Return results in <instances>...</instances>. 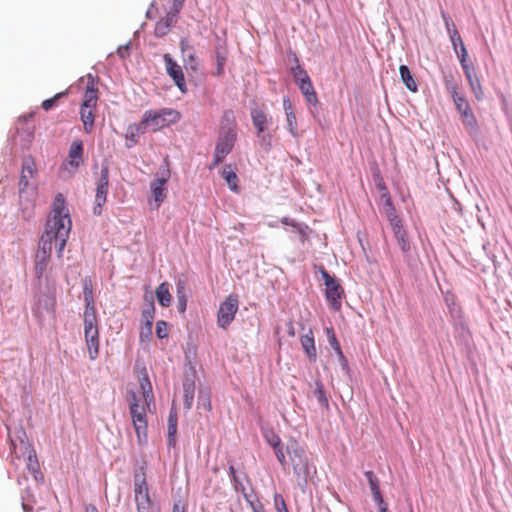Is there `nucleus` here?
<instances>
[{
    "instance_id": "obj_1",
    "label": "nucleus",
    "mask_w": 512,
    "mask_h": 512,
    "mask_svg": "<svg viewBox=\"0 0 512 512\" xmlns=\"http://www.w3.org/2000/svg\"><path fill=\"white\" fill-rule=\"evenodd\" d=\"M71 227L72 221L65 198L63 194L59 193L53 200L52 210L47 219L36 253L35 273L38 278L42 277L47 269L53 244L57 251V257L62 258Z\"/></svg>"
},
{
    "instance_id": "obj_2",
    "label": "nucleus",
    "mask_w": 512,
    "mask_h": 512,
    "mask_svg": "<svg viewBox=\"0 0 512 512\" xmlns=\"http://www.w3.org/2000/svg\"><path fill=\"white\" fill-rule=\"evenodd\" d=\"M139 385L141 393L137 394L134 391H128L127 402L129 403V410L132 418V423L135 428L138 441L141 442L142 437L146 438V410L150 409V405L154 401V395L151 382L147 375H144L139 380Z\"/></svg>"
},
{
    "instance_id": "obj_3",
    "label": "nucleus",
    "mask_w": 512,
    "mask_h": 512,
    "mask_svg": "<svg viewBox=\"0 0 512 512\" xmlns=\"http://www.w3.org/2000/svg\"><path fill=\"white\" fill-rule=\"evenodd\" d=\"M87 78V85L83 94L79 114L83 123L84 132L90 134L94 129L99 96L93 76L89 74Z\"/></svg>"
},
{
    "instance_id": "obj_4",
    "label": "nucleus",
    "mask_w": 512,
    "mask_h": 512,
    "mask_svg": "<svg viewBox=\"0 0 512 512\" xmlns=\"http://www.w3.org/2000/svg\"><path fill=\"white\" fill-rule=\"evenodd\" d=\"M21 434L26 436L24 431H21ZM11 453L12 463L17 467L18 464L15 460L20 461L23 459L28 472L37 479L36 474L39 473V462L35 450L25 437H19L18 443L11 439Z\"/></svg>"
},
{
    "instance_id": "obj_5",
    "label": "nucleus",
    "mask_w": 512,
    "mask_h": 512,
    "mask_svg": "<svg viewBox=\"0 0 512 512\" xmlns=\"http://www.w3.org/2000/svg\"><path fill=\"white\" fill-rule=\"evenodd\" d=\"M180 118L181 114L179 111L171 108H163L158 111H146L142 120L147 129L158 131L178 122Z\"/></svg>"
},
{
    "instance_id": "obj_6",
    "label": "nucleus",
    "mask_w": 512,
    "mask_h": 512,
    "mask_svg": "<svg viewBox=\"0 0 512 512\" xmlns=\"http://www.w3.org/2000/svg\"><path fill=\"white\" fill-rule=\"evenodd\" d=\"M134 501L137 512H158L149 492V486L144 473L134 476Z\"/></svg>"
},
{
    "instance_id": "obj_7",
    "label": "nucleus",
    "mask_w": 512,
    "mask_h": 512,
    "mask_svg": "<svg viewBox=\"0 0 512 512\" xmlns=\"http://www.w3.org/2000/svg\"><path fill=\"white\" fill-rule=\"evenodd\" d=\"M165 167L160 169L155 176V179L151 182L150 188H151V194L153 197V203L151 205L153 206V209H158L160 205L164 202V200L167 197V182L171 176V171L169 169V161L166 157L165 160Z\"/></svg>"
},
{
    "instance_id": "obj_8",
    "label": "nucleus",
    "mask_w": 512,
    "mask_h": 512,
    "mask_svg": "<svg viewBox=\"0 0 512 512\" xmlns=\"http://www.w3.org/2000/svg\"><path fill=\"white\" fill-rule=\"evenodd\" d=\"M321 275L325 284V296L330 308L334 311L340 310L341 299L344 295L342 286L325 269L321 271Z\"/></svg>"
},
{
    "instance_id": "obj_9",
    "label": "nucleus",
    "mask_w": 512,
    "mask_h": 512,
    "mask_svg": "<svg viewBox=\"0 0 512 512\" xmlns=\"http://www.w3.org/2000/svg\"><path fill=\"white\" fill-rule=\"evenodd\" d=\"M453 102L461 116V121L466 130L470 133H475L478 130V121L465 96L463 94H460L457 97L454 96Z\"/></svg>"
},
{
    "instance_id": "obj_10",
    "label": "nucleus",
    "mask_w": 512,
    "mask_h": 512,
    "mask_svg": "<svg viewBox=\"0 0 512 512\" xmlns=\"http://www.w3.org/2000/svg\"><path fill=\"white\" fill-rule=\"evenodd\" d=\"M236 141V131L234 128H228V130L223 133L216 144L215 152H214V160L210 168L216 167L219 163H221L225 157L231 152L234 147Z\"/></svg>"
},
{
    "instance_id": "obj_11",
    "label": "nucleus",
    "mask_w": 512,
    "mask_h": 512,
    "mask_svg": "<svg viewBox=\"0 0 512 512\" xmlns=\"http://www.w3.org/2000/svg\"><path fill=\"white\" fill-rule=\"evenodd\" d=\"M238 304V298L235 295H229L225 301L221 303L217 315L219 327L226 329L232 323L238 311Z\"/></svg>"
},
{
    "instance_id": "obj_12",
    "label": "nucleus",
    "mask_w": 512,
    "mask_h": 512,
    "mask_svg": "<svg viewBox=\"0 0 512 512\" xmlns=\"http://www.w3.org/2000/svg\"><path fill=\"white\" fill-rule=\"evenodd\" d=\"M287 453L290 456L291 464L294 473L297 476L308 474V460L304 450L299 446L296 441H292L287 446Z\"/></svg>"
},
{
    "instance_id": "obj_13",
    "label": "nucleus",
    "mask_w": 512,
    "mask_h": 512,
    "mask_svg": "<svg viewBox=\"0 0 512 512\" xmlns=\"http://www.w3.org/2000/svg\"><path fill=\"white\" fill-rule=\"evenodd\" d=\"M108 185L109 169L108 166L105 165L101 168L100 177L96 182L95 206L93 208V213L95 215H100L102 213V207L107 200Z\"/></svg>"
},
{
    "instance_id": "obj_14",
    "label": "nucleus",
    "mask_w": 512,
    "mask_h": 512,
    "mask_svg": "<svg viewBox=\"0 0 512 512\" xmlns=\"http://www.w3.org/2000/svg\"><path fill=\"white\" fill-rule=\"evenodd\" d=\"M163 60L167 74L172 78L178 89L182 93H186L187 86L182 67L172 58L169 53L164 54Z\"/></svg>"
},
{
    "instance_id": "obj_15",
    "label": "nucleus",
    "mask_w": 512,
    "mask_h": 512,
    "mask_svg": "<svg viewBox=\"0 0 512 512\" xmlns=\"http://www.w3.org/2000/svg\"><path fill=\"white\" fill-rule=\"evenodd\" d=\"M84 337L90 360H95L99 354L98 323L84 324Z\"/></svg>"
},
{
    "instance_id": "obj_16",
    "label": "nucleus",
    "mask_w": 512,
    "mask_h": 512,
    "mask_svg": "<svg viewBox=\"0 0 512 512\" xmlns=\"http://www.w3.org/2000/svg\"><path fill=\"white\" fill-rule=\"evenodd\" d=\"M83 143L81 140H74L69 148L68 157L66 162L63 164L64 169L70 167L75 172L83 164Z\"/></svg>"
},
{
    "instance_id": "obj_17",
    "label": "nucleus",
    "mask_w": 512,
    "mask_h": 512,
    "mask_svg": "<svg viewBox=\"0 0 512 512\" xmlns=\"http://www.w3.org/2000/svg\"><path fill=\"white\" fill-rule=\"evenodd\" d=\"M177 21V9H175V11H169L165 18H162L160 19L156 25H155V30H154V34L156 37H164L166 36L171 27L176 23Z\"/></svg>"
},
{
    "instance_id": "obj_18",
    "label": "nucleus",
    "mask_w": 512,
    "mask_h": 512,
    "mask_svg": "<svg viewBox=\"0 0 512 512\" xmlns=\"http://www.w3.org/2000/svg\"><path fill=\"white\" fill-rule=\"evenodd\" d=\"M35 163L32 159L24 160L22 164V171L19 179V192L23 193L29 186V181L34 177Z\"/></svg>"
},
{
    "instance_id": "obj_19",
    "label": "nucleus",
    "mask_w": 512,
    "mask_h": 512,
    "mask_svg": "<svg viewBox=\"0 0 512 512\" xmlns=\"http://www.w3.org/2000/svg\"><path fill=\"white\" fill-rule=\"evenodd\" d=\"M283 108L286 114L287 129L294 138H298L299 133L297 127V118L293 110V105L289 98L283 99Z\"/></svg>"
},
{
    "instance_id": "obj_20",
    "label": "nucleus",
    "mask_w": 512,
    "mask_h": 512,
    "mask_svg": "<svg viewBox=\"0 0 512 512\" xmlns=\"http://www.w3.org/2000/svg\"><path fill=\"white\" fill-rule=\"evenodd\" d=\"M300 343L308 359L311 362H315L317 359V351L312 330H309L306 334L301 336Z\"/></svg>"
},
{
    "instance_id": "obj_21",
    "label": "nucleus",
    "mask_w": 512,
    "mask_h": 512,
    "mask_svg": "<svg viewBox=\"0 0 512 512\" xmlns=\"http://www.w3.org/2000/svg\"><path fill=\"white\" fill-rule=\"evenodd\" d=\"M382 198L385 200V213L392 229L402 226L401 219L397 216L396 210L393 206L391 197L389 194H383Z\"/></svg>"
},
{
    "instance_id": "obj_22",
    "label": "nucleus",
    "mask_w": 512,
    "mask_h": 512,
    "mask_svg": "<svg viewBox=\"0 0 512 512\" xmlns=\"http://www.w3.org/2000/svg\"><path fill=\"white\" fill-rule=\"evenodd\" d=\"M156 298L159 304L163 307H169L172 301V296L169 291V284L167 282L161 283L156 288Z\"/></svg>"
},
{
    "instance_id": "obj_23",
    "label": "nucleus",
    "mask_w": 512,
    "mask_h": 512,
    "mask_svg": "<svg viewBox=\"0 0 512 512\" xmlns=\"http://www.w3.org/2000/svg\"><path fill=\"white\" fill-rule=\"evenodd\" d=\"M222 177L233 192L239 191L238 176L231 165H226L222 171Z\"/></svg>"
},
{
    "instance_id": "obj_24",
    "label": "nucleus",
    "mask_w": 512,
    "mask_h": 512,
    "mask_svg": "<svg viewBox=\"0 0 512 512\" xmlns=\"http://www.w3.org/2000/svg\"><path fill=\"white\" fill-rule=\"evenodd\" d=\"M147 127L144 124L143 120H141L137 124L130 125L127 129L126 139L131 141V144H128V147H131L133 144L137 142V137L141 134H144L147 131Z\"/></svg>"
},
{
    "instance_id": "obj_25",
    "label": "nucleus",
    "mask_w": 512,
    "mask_h": 512,
    "mask_svg": "<svg viewBox=\"0 0 512 512\" xmlns=\"http://www.w3.org/2000/svg\"><path fill=\"white\" fill-rule=\"evenodd\" d=\"M298 86L307 103L311 105L318 103V97L311 81H304Z\"/></svg>"
},
{
    "instance_id": "obj_26",
    "label": "nucleus",
    "mask_w": 512,
    "mask_h": 512,
    "mask_svg": "<svg viewBox=\"0 0 512 512\" xmlns=\"http://www.w3.org/2000/svg\"><path fill=\"white\" fill-rule=\"evenodd\" d=\"M392 230L400 249L404 254H408L410 252L411 246L408 240L407 232L405 231L403 226H399Z\"/></svg>"
},
{
    "instance_id": "obj_27",
    "label": "nucleus",
    "mask_w": 512,
    "mask_h": 512,
    "mask_svg": "<svg viewBox=\"0 0 512 512\" xmlns=\"http://www.w3.org/2000/svg\"><path fill=\"white\" fill-rule=\"evenodd\" d=\"M399 73L401 76V80L405 84L406 88L410 90L411 92H417L418 85L416 81L414 80L410 69L406 65H401L399 67Z\"/></svg>"
},
{
    "instance_id": "obj_28",
    "label": "nucleus",
    "mask_w": 512,
    "mask_h": 512,
    "mask_svg": "<svg viewBox=\"0 0 512 512\" xmlns=\"http://www.w3.org/2000/svg\"><path fill=\"white\" fill-rule=\"evenodd\" d=\"M251 118L258 134L263 133L268 122L267 115L262 110L253 109L251 111Z\"/></svg>"
},
{
    "instance_id": "obj_29",
    "label": "nucleus",
    "mask_w": 512,
    "mask_h": 512,
    "mask_svg": "<svg viewBox=\"0 0 512 512\" xmlns=\"http://www.w3.org/2000/svg\"><path fill=\"white\" fill-rule=\"evenodd\" d=\"M56 304V300L53 296L43 295L38 299V305L35 310V313L42 314V311L45 310L47 312L53 311Z\"/></svg>"
},
{
    "instance_id": "obj_30",
    "label": "nucleus",
    "mask_w": 512,
    "mask_h": 512,
    "mask_svg": "<svg viewBox=\"0 0 512 512\" xmlns=\"http://www.w3.org/2000/svg\"><path fill=\"white\" fill-rule=\"evenodd\" d=\"M443 82L445 85L446 90L450 93L452 99L454 96H458L461 93H459V85L457 81L455 80L452 73H446L443 76Z\"/></svg>"
},
{
    "instance_id": "obj_31",
    "label": "nucleus",
    "mask_w": 512,
    "mask_h": 512,
    "mask_svg": "<svg viewBox=\"0 0 512 512\" xmlns=\"http://www.w3.org/2000/svg\"><path fill=\"white\" fill-rule=\"evenodd\" d=\"M466 79H467L469 86L471 88V91L473 92L475 97L478 100H482L484 97V91H483L480 79L478 78L476 73L471 74L470 78H466Z\"/></svg>"
},
{
    "instance_id": "obj_32",
    "label": "nucleus",
    "mask_w": 512,
    "mask_h": 512,
    "mask_svg": "<svg viewBox=\"0 0 512 512\" xmlns=\"http://www.w3.org/2000/svg\"><path fill=\"white\" fill-rule=\"evenodd\" d=\"M177 433V414L171 410L168 417V441L169 444L175 443V435Z\"/></svg>"
},
{
    "instance_id": "obj_33",
    "label": "nucleus",
    "mask_w": 512,
    "mask_h": 512,
    "mask_svg": "<svg viewBox=\"0 0 512 512\" xmlns=\"http://www.w3.org/2000/svg\"><path fill=\"white\" fill-rule=\"evenodd\" d=\"M83 322L84 324L98 323L95 302L85 304Z\"/></svg>"
},
{
    "instance_id": "obj_34",
    "label": "nucleus",
    "mask_w": 512,
    "mask_h": 512,
    "mask_svg": "<svg viewBox=\"0 0 512 512\" xmlns=\"http://www.w3.org/2000/svg\"><path fill=\"white\" fill-rule=\"evenodd\" d=\"M154 314H155V306L153 302L150 303V305L143 310L142 312V318L144 320L145 329L147 330V333L149 334V329H152L153 321H154Z\"/></svg>"
},
{
    "instance_id": "obj_35",
    "label": "nucleus",
    "mask_w": 512,
    "mask_h": 512,
    "mask_svg": "<svg viewBox=\"0 0 512 512\" xmlns=\"http://www.w3.org/2000/svg\"><path fill=\"white\" fill-rule=\"evenodd\" d=\"M184 405L186 409H190L194 400V384L184 383Z\"/></svg>"
},
{
    "instance_id": "obj_36",
    "label": "nucleus",
    "mask_w": 512,
    "mask_h": 512,
    "mask_svg": "<svg viewBox=\"0 0 512 512\" xmlns=\"http://www.w3.org/2000/svg\"><path fill=\"white\" fill-rule=\"evenodd\" d=\"M292 73L298 85L304 83V81H311L307 72L300 65L293 68Z\"/></svg>"
},
{
    "instance_id": "obj_37",
    "label": "nucleus",
    "mask_w": 512,
    "mask_h": 512,
    "mask_svg": "<svg viewBox=\"0 0 512 512\" xmlns=\"http://www.w3.org/2000/svg\"><path fill=\"white\" fill-rule=\"evenodd\" d=\"M292 73L298 85L304 83V81H311L307 72L300 65L293 68Z\"/></svg>"
},
{
    "instance_id": "obj_38",
    "label": "nucleus",
    "mask_w": 512,
    "mask_h": 512,
    "mask_svg": "<svg viewBox=\"0 0 512 512\" xmlns=\"http://www.w3.org/2000/svg\"><path fill=\"white\" fill-rule=\"evenodd\" d=\"M183 61L187 70H191L193 72L198 69V62L195 54L193 52L188 53L183 56Z\"/></svg>"
},
{
    "instance_id": "obj_39",
    "label": "nucleus",
    "mask_w": 512,
    "mask_h": 512,
    "mask_svg": "<svg viewBox=\"0 0 512 512\" xmlns=\"http://www.w3.org/2000/svg\"><path fill=\"white\" fill-rule=\"evenodd\" d=\"M83 297L85 304L94 303L93 287L91 281L85 280L83 287Z\"/></svg>"
},
{
    "instance_id": "obj_40",
    "label": "nucleus",
    "mask_w": 512,
    "mask_h": 512,
    "mask_svg": "<svg viewBox=\"0 0 512 512\" xmlns=\"http://www.w3.org/2000/svg\"><path fill=\"white\" fill-rule=\"evenodd\" d=\"M328 341L331 347L336 351V353L340 356H343L340 344L335 336L334 330L332 328L327 329Z\"/></svg>"
},
{
    "instance_id": "obj_41",
    "label": "nucleus",
    "mask_w": 512,
    "mask_h": 512,
    "mask_svg": "<svg viewBox=\"0 0 512 512\" xmlns=\"http://www.w3.org/2000/svg\"><path fill=\"white\" fill-rule=\"evenodd\" d=\"M365 477L368 480L372 494L380 491L379 481L373 471H366Z\"/></svg>"
},
{
    "instance_id": "obj_42",
    "label": "nucleus",
    "mask_w": 512,
    "mask_h": 512,
    "mask_svg": "<svg viewBox=\"0 0 512 512\" xmlns=\"http://www.w3.org/2000/svg\"><path fill=\"white\" fill-rule=\"evenodd\" d=\"M264 438L268 445H270L272 448L282 444L280 437L272 430L265 432Z\"/></svg>"
},
{
    "instance_id": "obj_43",
    "label": "nucleus",
    "mask_w": 512,
    "mask_h": 512,
    "mask_svg": "<svg viewBox=\"0 0 512 512\" xmlns=\"http://www.w3.org/2000/svg\"><path fill=\"white\" fill-rule=\"evenodd\" d=\"M65 95H67V91L57 93L54 97L44 100V101L42 102V108H43L45 111L50 110L51 108H53V107L55 106L56 101H57L59 98H61V97L65 96Z\"/></svg>"
},
{
    "instance_id": "obj_44",
    "label": "nucleus",
    "mask_w": 512,
    "mask_h": 512,
    "mask_svg": "<svg viewBox=\"0 0 512 512\" xmlns=\"http://www.w3.org/2000/svg\"><path fill=\"white\" fill-rule=\"evenodd\" d=\"M156 335L159 339H164L168 337L167 322L160 320L156 323Z\"/></svg>"
},
{
    "instance_id": "obj_45",
    "label": "nucleus",
    "mask_w": 512,
    "mask_h": 512,
    "mask_svg": "<svg viewBox=\"0 0 512 512\" xmlns=\"http://www.w3.org/2000/svg\"><path fill=\"white\" fill-rule=\"evenodd\" d=\"M273 450H274V453H275L276 458L279 461L280 465L285 469L287 466V461H286V455L284 453L283 445L280 444L279 446L274 447Z\"/></svg>"
},
{
    "instance_id": "obj_46",
    "label": "nucleus",
    "mask_w": 512,
    "mask_h": 512,
    "mask_svg": "<svg viewBox=\"0 0 512 512\" xmlns=\"http://www.w3.org/2000/svg\"><path fill=\"white\" fill-rule=\"evenodd\" d=\"M449 37H450V41L453 46V49H454V51H456V49H458V47L461 46V43H463V40H462L459 32L457 31V29H453V31Z\"/></svg>"
},
{
    "instance_id": "obj_47",
    "label": "nucleus",
    "mask_w": 512,
    "mask_h": 512,
    "mask_svg": "<svg viewBox=\"0 0 512 512\" xmlns=\"http://www.w3.org/2000/svg\"><path fill=\"white\" fill-rule=\"evenodd\" d=\"M292 227L295 228V230L298 232L302 242H304L308 238L307 225L300 224V223H292Z\"/></svg>"
},
{
    "instance_id": "obj_48",
    "label": "nucleus",
    "mask_w": 512,
    "mask_h": 512,
    "mask_svg": "<svg viewBox=\"0 0 512 512\" xmlns=\"http://www.w3.org/2000/svg\"><path fill=\"white\" fill-rule=\"evenodd\" d=\"M460 65L464 71L466 78H470V75L475 73L474 66L471 62L468 61V58L465 59V62H460Z\"/></svg>"
},
{
    "instance_id": "obj_49",
    "label": "nucleus",
    "mask_w": 512,
    "mask_h": 512,
    "mask_svg": "<svg viewBox=\"0 0 512 512\" xmlns=\"http://www.w3.org/2000/svg\"><path fill=\"white\" fill-rule=\"evenodd\" d=\"M441 16H442V19L444 21V24H445V27L447 29V32H448V34L450 36L452 31H453V29H456L455 24L453 23L451 18L445 12L442 11Z\"/></svg>"
},
{
    "instance_id": "obj_50",
    "label": "nucleus",
    "mask_w": 512,
    "mask_h": 512,
    "mask_svg": "<svg viewBox=\"0 0 512 512\" xmlns=\"http://www.w3.org/2000/svg\"><path fill=\"white\" fill-rule=\"evenodd\" d=\"M216 60H217V75H221L223 73V68H224V65L226 62V58L218 50L216 51Z\"/></svg>"
},
{
    "instance_id": "obj_51",
    "label": "nucleus",
    "mask_w": 512,
    "mask_h": 512,
    "mask_svg": "<svg viewBox=\"0 0 512 512\" xmlns=\"http://www.w3.org/2000/svg\"><path fill=\"white\" fill-rule=\"evenodd\" d=\"M455 53L459 59V62H465V59L468 58V51L464 43H461V46H459V50L456 49Z\"/></svg>"
},
{
    "instance_id": "obj_52",
    "label": "nucleus",
    "mask_w": 512,
    "mask_h": 512,
    "mask_svg": "<svg viewBox=\"0 0 512 512\" xmlns=\"http://www.w3.org/2000/svg\"><path fill=\"white\" fill-rule=\"evenodd\" d=\"M179 46H180V50H181L183 56L192 52V47L190 46L187 38H182L180 40Z\"/></svg>"
},
{
    "instance_id": "obj_53",
    "label": "nucleus",
    "mask_w": 512,
    "mask_h": 512,
    "mask_svg": "<svg viewBox=\"0 0 512 512\" xmlns=\"http://www.w3.org/2000/svg\"><path fill=\"white\" fill-rule=\"evenodd\" d=\"M249 506L253 510V512H265L263 504L260 502L258 498H255L254 500L250 501Z\"/></svg>"
},
{
    "instance_id": "obj_54",
    "label": "nucleus",
    "mask_w": 512,
    "mask_h": 512,
    "mask_svg": "<svg viewBox=\"0 0 512 512\" xmlns=\"http://www.w3.org/2000/svg\"><path fill=\"white\" fill-rule=\"evenodd\" d=\"M187 299L185 294L178 292V309L181 313H184L186 310Z\"/></svg>"
},
{
    "instance_id": "obj_55",
    "label": "nucleus",
    "mask_w": 512,
    "mask_h": 512,
    "mask_svg": "<svg viewBox=\"0 0 512 512\" xmlns=\"http://www.w3.org/2000/svg\"><path fill=\"white\" fill-rule=\"evenodd\" d=\"M229 474H230V477H231V479H232V481L234 483L235 489H239V479L236 476V471H235V468L233 466L229 467Z\"/></svg>"
},
{
    "instance_id": "obj_56",
    "label": "nucleus",
    "mask_w": 512,
    "mask_h": 512,
    "mask_svg": "<svg viewBox=\"0 0 512 512\" xmlns=\"http://www.w3.org/2000/svg\"><path fill=\"white\" fill-rule=\"evenodd\" d=\"M152 337V329H149V334L147 333V330L145 329V325L142 326L141 328V332H140V340L141 341H144V340H147L149 341Z\"/></svg>"
},
{
    "instance_id": "obj_57",
    "label": "nucleus",
    "mask_w": 512,
    "mask_h": 512,
    "mask_svg": "<svg viewBox=\"0 0 512 512\" xmlns=\"http://www.w3.org/2000/svg\"><path fill=\"white\" fill-rule=\"evenodd\" d=\"M242 495L244 499L247 501V503L257 498L253 491L248 492L246 488H242Z\"/></svg>"
},
{
    "instance_id": "obj_58",
    "label": "nucleus",
    "mask_w": 512,
    "mask_h": 512,
    "mask_svg": "<svg viewBox=\"0 0 512 512\" xmlns=\"http://www.w3.org/2000/svg\"><path fill=\"white\" fill-rule=\"evenodd\" d=\"M373 499L374 501L376 502V504L378 505V507L380 506H383L385 505L386 503L384 502V499H383V496L381 494V491H378L376 493H373Z\"/></svg>"
},
{
    "instance_id": "obj_59",
    "label": "nucleus",
    "mask_w": 512,
    "mask_h": 512,
    "mask_svg": "<svg viewBox=\"0 0 512 512\" xmlns=\"http://www.w3.org/2000/svg\"><path fill=\"white\" fill-rule=\"evenodd\" d=\"M119 56L121 58H125L129 55V44H126L124 46H120L117 50Z\"/></svg>"
},
{
    "instance_id": "obj_60",
    "label": "nucleus",
    "mask_w": 512,
    "mask_h": 512,
    "mask_svg": "<svg viewBox=\"0 0 512 512\" xmlns=\"http://www.w3.org/2000/svg\"><path fill=\"white\" fill-rule=\"evenodd\" d=\"M184 1L185 0H174L173 7L171 8L170 11H175V9H177V14H178Z\"/></svg>"
},
{
    "instance_id": "obj_61",
    "label": "nucleus",
    "mask_w": 512,
    "mask_h": 512,
    "mask_svg": "<svg viewBox=\"0 0 512 512\" xmlns=\"http://www.w3.org/2000/svg\"><path fill=\"white\" fill-rule=\"evenodd\" d=\"M172 512H186L185 506L180 505V502H176L173 505Z\"/></svg>"
},
{
    "instance_id": "obj_62",
    "label": "nucleus",
    "mask_w": 512,
    "mask_h": 512,
    "mask_svg": "<svg viewBox=\"0 0 512 512\" xmlns=\"http://www.w3.org/2000/svg\"><path fill=\"white\" fill-rule=\"evenodd\" d=\"M223 118L228 121V122H234V117H233V113L231 111H226L224 113V116Z\"/></svg>"
},
{
    "instance_id": "obj_63",
    "label": "nucleus",
    "mask_w": 512,
    "mask_h": 512,
    "mask_svg": "<svg viewBox=\"0 0 512 512\" xmlns=\"http://www.w3.org/2000/svg\"><path fill=\"white\" fill-rule=\"evenodd\" d=\"M85 512H99L95 505L89 504L85 506Z\"/></svg>"
},
{
    "instance_id": "obj_64",
    "label": "nucleus",
    "mask_w": 512,
    "mask_h": 512,
    "mask_svg": "<svg viewBox=\"0 0 512 512\" xmlns=\"http://www.w3.org/2000/svg\"><path fill=\"white\" fill-rule=\"evenodd\" d=\"M279 501L282 503V508H279L278 512H289L284 499L279 497Z\"/></svg>"
}]
</instances>
